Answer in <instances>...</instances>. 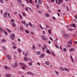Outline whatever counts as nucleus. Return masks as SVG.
<instances>
[{
  "label": "nucleus",
  "mask_w": 77,
  "mask_h": 77,
  "mask_svg": "<svg viewBox=\"0 0 77 77\" xmlns=\"http://www.w3.org/2000/svg\"><path fill=\"white\" fill-rule=\"evenodd\" d=\"M18 51L19 52V53H21V49L19 48L18 49Z\"/></svg>",
  "instance_id": "473e14b6"
},
{
  "label": "nucleus",
  "mask_w": 77,
  "mask_h": 77,
  "mask_svg": "<svg viewBox=\"0 0 77 77\" xmlns=\"http://www.w3.org/2000/svg\"><path fill=\"white\" fill-rule=\"evenodd\" d=\"M25 31L26 33H27L28 34H29V30H27L26 29H25Z\"/></svg>",
  "instance_id": "2eb2a0df"
},
{
  "label": "nucleus",
  "mask_w": 77,
  "mask_h": 77,
  "mask_svg": "<svg viewBox=\"0 0 77 77\" xmlns=\"http://www.w3.org/2000/svg\"><path fill=\"white\" fill-rule=\"evenodd\" d=\"M12 24L13 27H15V23H13Z\"/></svg>",
  "instance_id": "7c9ffc66"
},
{
  "label": "nucleus",
  "mask_w": 77,
  "mask_h": 77,
  "mask_svg": "<svg viewBox=\"0 0 77 77\" xmlns=\"http://www.w3.org/2000/svg\"><path fill=\"white\" fill-rule=\"evenodd\" d=\"M55 72L57 74H59V72H58L56 71Z\"/></svg>",
  "instance_id": "13d9d810"
},
{
  "label": "nucleus",
  "mask_w": 77,
  "mask_h": 77,
  "mask_svg": "<svg viewBox=\"0 0 77 77\" xmlns=\"http://www.w3.org/2000/svg\"><path fill=\"white\" fill-rule=\"evenodd\" d=\"M39 27H40V28H41L42 29H44V28L42 26V25H39Z\"/></svg>",
  "instance_id": "f704fd0d"
},
{
  "label": "nucleus",
  "mask_w": 77,
  "mask_h": 77,
  "mask_svg": "<svg viewBox=\"0 0 77 77\" xmlns=\"http://www.w3.org/2000/svg\"><path fill=\"white\" fill-rule=\"evenodd\" d=\"M5 69H8V67H7V66H5Z\"/></svg>",
  "instance_id": "052dcab7"
},
{
  "label": "nucleus",
  "mask_w": 77,
  "mask_h": 77,
  "mask_svg": "<svg viewBox=\"0 0 77 77\" xmlns=\"http://www.w3.org/2000/svg\"><path fill=\"white\" fill-rule=\"evenodd\" d=\"M6 29H7V30H8V32H9V33H11V30H10V29H9L8 28H6Z\"/></svg>",
  "instance_id": "412c9836"
},
{
  "label": "nucleus",
  "mask_w": 77,
  "mask_h": 77,
  "mask_svg": "<svg viewBox=\"0 0 77 77\" xmlns=\"http://www.w3.org/2000/svg\"><path fill=\"white\" fill-rule=\"evenodd\" d=\"M0 31H1V32H3V29H2V28H0Z\"/></svg>",
  "instance_id": "37998d69"
},
{
  "label": "nucleus",
  "mask_w": 77,
  "mask_h": 77,
  "mask_svg": "<svg viewBox=\"0 0 77 77\" xmlns=\"http://www.w3.org/2000/svg\"><path fill=\"white\" fill-rule=\"evenodd\" d=\"M22 23H23V24H25L26 25V22L23 21V20H22Z\"/></svg>",
  "instance_id": "5701e85b"
},
{
  "label": "nucleus",
  "mask_w": 77,
  "mask_h": 77,
  "mask_svg": "<svg viewBox=\"0 0 77 77\" xmlns=\"http://www.w3.org/2000/svg\"><path fill=\"white\" fill-rule=\"evenodd\" d=\"M38 3L39 4H40V5L42 3H41V1L40 0H39L38 1Z\"/></svg>",
  "instance_id": "58836bf2"
},
{
  "label": "nucleus",
  "mask_w": 77,
  "mask_h": 77,
  "mask_svg": "<svg viewBox=\"0 0 77 77\" xmlns=\"http://www.w3.org/2000/svg\"><path fill=\"white\" fill-rule=\"evenodd\" d=\"M26 11H28V7L26 8Z\"/></svg>",
  "instance_id": "5fc2aeb1"
},
{
  "label": "nucleus",
  "mask_w": 77,
  "mask_h": 77,
  "mask_svg": "<svg viewBox=\"0 0 77 77\" xmlns=\"http://www.w3.org/2000/svg\"><path fill=\"white\" fill-rule=\"evenodd\" d=\"M8 69H11V68L10 67V66H8Z\"/></svg>",
  "instance_id": "680f3d73"
},
{
  "label": "nucleus",
  "mask_w": 77,
  "mask_h": 77,
  "mask_svg": "<svg viewBox=\"0 0 77 77\" xmlns=\"http://www.w3.org/2000/svg\"><path fill=\"white\" fill-rule=\"evenodd\" d=\"M32 48L33 49V50H35V46L34 45H33V46L32 47Z\"/></svg>",
  "instance_id": "a19ab883"
},
{
  "label": "nucleus",
  "mask_w": 77,
  "mask_h": 77,
  "mask_svg": "<svg viewBox=\"0 0 77 77\" xmlns=\"http://www.w3.org/2000/svg\"><path fill=\"white\" fill-rule=\"evenodd\" d=\"M27 74H29V75H34L33 73L30 72H27Z\"/></svg>",
  "instance_id": "39448f33"
},
{
  "label": "nucleus",
  "mask_w": 77,
  "mask_h": 77,
  "mask_svg": "<svg viewBox=\"0 0 77 77\" xmlns=\"http://www.w3.org/2000/svg\"><path fill=\"white\" fill-rule=\"evenodd\" d=\"M24 59L25 61H27V57H25L24 58Z\"/></svg>",
  "instance_id": "2f4dec72"
},
{
  "label": "nucleus",
  "mask_w": 77,
  "mask_h": 77,
  "mask_svg": "<svg viewBox=\"0 0 77 77\" xmlns=\"http://www.w3.org/2000/svg\"><path fill=\"white\" fill-rule=\"evenodd\" d=\"M46 26L47 28H49V26L48 25H46Z\"/></svg>",
  "instance_id": "bf43d9fd"
},
{
  "label": "nucleus",
  "mask_w": 77,
  "mask_h": 77,
  "mask_svg": "<svg viewBox=\"0 0 77 77\" xmlns=\"http://www.w3.org/2000/svg\"><path fill=\"white\" fill-rule=\"evenodd\" d=\"M63 51H65V52H66V48H64L63 49Z\"/></svg>",
  "instance_id": "e433bc0d"
},
{
  "label": "nucleus",
  "mask_w": 77,
  "mask_h": 77,
  "mask_svg": "<svg viewBox=\"0 0 77 77\" xmlns=\"http://www.w3.org/2000/svg\"><path fill=\"white\" fill-rule=\"evenodd\" d=\"M6 76L8 77H10L12 76V75L10 74H7L6 75Z\"/></svg>",
  "instance_id": "9b49d317"
},
{
  "label": "nucleus",
  "mask_w": 77,
  "mask_h": 77,
  "mask_svg": "<svg viewBox=\"0 0 77 77\" xmlns=\"http://www.w3.org/2000/svg\"><path fill=\"white\" fill-rule=\"evenodd\" d=\"M2 42H6V40L5 39H2Z\"/></svg>",
  "instance_id": "4d7b16f0"
},
{
  "label": "nucleus",
  "mask_w": 77,
  "mask_h": 77,
  "mask_svg": "<svg viewBox=\"0 0 77 77\" xmlns=\"http://www.w3.org/2000/svg\"><path fill=\"white\" fill-rule=\"evenodd\" d=\"M23 15L24 16V17H26V14L24 12H23Z\"/></svg>",
  "instance_id": "c756f323"
},
{
  "label": "nucleus",
  "mask_w": 77,
  "mask_h": 77,
  "mask_svg": "<svg viewBox=\"0 0 77 77\" xmlns=\"http://www.w3.org/2000/svg\"><path fill=\"white\" fill-rule=\"evenodd\" d=\"M26 2L28 3V4H29V1L28 0H26Z\"/></svg>",
  "instance_id": "e2e57ef3"
},
{
  "label": "nucleus",
  "mask_w": 77,
  "mask_h": 77,
  "mask_svg": "<svg viewBox=\"0 0 77 77\" xmlns=\"http://www.w3.org/2000/svg\"><path fill=\"white\" fill-rule=\"evenodd\" d=\"M4 33L6 35V36H7V35H8V33H7V32H5V30H4Z\"/></svg>",
  "instance_id": "ea45409f"
},
{
  "label": "nucleus",
  "mask_w": 77,
  "mask_h": 77,
  "mask_svg": "<svg viewBox=\"0 0 77 77\" xmlns=\"http://www.w3.org/2000/svg\"><path fill=\"white\" fill-rule=\"evenodd\" d=\"M44 47H45V49H47V46L46 45H44Z\"/></svg>",
  "instance_id": "a18cd8bd"
},
{
  "label": "nucleus",
  "mask_w": 77,
  "mask_h": 77,
  "mask_svg": "<svg viewBox=\"0 0 77 77\" xmlns=\"http://www.w3.org/2000/svg\"><path fill=\"white\" fill-rule=\"evenodd\" d=\"M39 4H37V9H39Z\"/></svg>",
  "instance_id": "cd10ccee"
},
{
  "label": "nucleus",
  "mask_w": 77,
  "mask_h": 77,
  "mask_svg": "<svg viewBox=\"0 0 77 77\" xmlns=\"http://www.w3.org/2000/svg\"><path fill=\"white\" fill-rule=\"evenodd\" d=\"M32 62H30L29 63V65L30 66H32Z\"/></svg>",
  "instance_id": "4c0bfd02"
},
{
  "label": "nucleus",
  "mask_w": 77,
  "mask_h": 77,
  "mask_svg": "<svg viewBox=\"0 0 77 77\" xmlns=\"http://www.w3.org/2000/svg\"><path fill=\"white\" fill-rule=\"evenodd\" d=\"M18 3H19L20 4L22 3V2L21 1V0H18Z\"/></svg>",
  "instance_id": "6ab92c4d"
},
{
  "label": "nucleus",
  "mask_w": 77,
  "mask_h": 77,
  "mask_svg": "<svg viewBox=\"0 0 77 77\" xmlns=\"http://www.w3.org/2000/svg\"><path fill=\"white\" fill-rule=\"evenodd\" d=\"M38 46L39 47H40V48H41V46L40 44H38Z\"/></svg>",
  "instance_id": "864d4df0"
},
{
  "label": "nucleus",
  "mask_w": 77,
  "mask_h": 77,
  "mask_svg": "<svg viewBox=\"0 0 77 77\" xmlns=\"http://www.w3.org/2000/svg\"><path fill=\"white\" fill-rule=\"evenodd\" d=\"M4 17H5V18H6V17H7V13H6V12L4 13Z\"/></svg>",
  "instance_id": "dca6fc26"
},
{
  "label": "nucleus",
  "mask_w": 77,
  "mask_h": 77,
  "mask_svg": "<svg viewBox=\"0 0 77 77\" xmlns=\"http://www.w3.org/2000/svg\"><path fill=\"white\" fill-rule=\"evenodd\" d=\"M36 54H38V55L41 54V53H40V52L39 51H37L36 52Z\"/></svg>",
  "instance_id": "f3484780"
},
{
  "label": "nucleus",
  "mask_w": 77,
  "mask_h": 77,
  "mask_svg": "<svg viewBox=\"0 0 77 77\" xmlns=\"http://www.w3.org/2000/svg\"><path fill=\"white\" fill-rule=\"evenodd\" d=\"M17 48V46H14L13 47V48H14V49H15V48Z\"/></svg>",
  "instance_id": "603ef678"
},
{
  "label": "nucleus",
  "mask_w": 77,
  "mask_h": 77,
  "mask_svg": "<svg viewBox=\"0 0 77 77\" xmlns=\"http://www.w3.org/2000/svg\"><path fill=\"white\" fill-rule=\"evenodd\" d=\"M29 25L31 27H32V23H31L30 22H29Z\"/></svg>",
  "instance_id": "de8ad7c7"
},
{
  "label": "nucleus",
  "mask_w": 77,
  "mask_h": 77,
  "mask_svg": "<svg viewBox=\"0 0 77 77\" xmlns=\"http://www.w3.org/2000/svg\"><path fill=\"white\" fill-rule=\"evenodd\" d=\"M20 31H21V32H23V28H22L21 26L20 27Z\"/></svg>",
  "instance_id": "b1692460"
},
{
  "label": "nucleus",
  "mask_w": 77,
  "mask_h": 77,
  "mask_svg": "<svg viewBox=\"0 0 77 77\" xmlns=\"http://www.w3.org/2000/svg\"><path fill=\"white\" fill-rule=\"evenodd\" d=\"M59 69L60 70H61V71H64V68L62 67H59Z\"/></svg>",
  "instance_id": "4468645a"
},
{
  "label": "nucleus",
  "mask_w": 77,
  "mask_h": 77,
  "mask_svg": "<svg viewBox=\"0 0 77 77\" xmlns=\"http://www.w3.org/2000/svg\"><path fill=\"white\" fill-rule=\"evenodd\" d=\"M45 16L46 17H49V14L47 13L45 14Z\"/></svg>",
  "instance_id": "a878e982"
},
{
  "label": "nucleus",
  "mask_w": 77,
  "mask_h": 77,
  "mask_svg": "<svg viewBox=\"0 0 77 77\" xmlns=\"http://www.w3.org/2000/svg\"><path fill=\"white\" fill-rule=\"evenodd\" d=\"M45 64L47 65H49L50 64V63L48 61H46L45 62Z\"/></svg>",
  "instance_id": "1a4fd4ad"
},
{
  "label": "nucleus",
  "mask_w": 77,
  "mask_h": 77,
  "mask_svg": "<svg viewBox=\"0 0 77 77\" xmlns=\"http://www.w3.org/2000/svg\"><path fill=\"white\" fill-rule=\"evenodd\" d=\"M14 66L15 68H17L18 66V63L17 62H16L14 63Z\"/></svg>",
  "instance_id": "423d86ee"
},
{
  "label": "nucleus",
  "mask_w": 77,
  "mask_h": 77,
  "mask_svg": "<svg viewBox=\"0 0 77 77\" xmlns=\"http://www.w3.org/2000/svg\"><path fill=\"white\" fill-rule=\"evenodd\" d=\"M19 17H20L21 18V20H22V16H21V15L20 13L19 14Z\"/></svg>",
  "instance_id": "4be33fe9"
},
{
  "label": "nucleus",
  "mask_w": 77,
  "mask_h": 77,
  "mask_svg": "<svg viewBox=\"0 0 77 77\" xmlns=\"http://www.w3.org/2000/svg\"><path fill=\"white\" fill-rule=\"evenodd\" d=\"M55 46L57 48H59V46H57V45H55Z\"/></svg>",
  "instance_id": "49530a36"
},
{
  "label": "nucleus",
  "mask_w": 77,
  "mask_h": 77,
  "mask_svg": "<svg viewBox=\"0 0 77 77\" xmlns=\"http://www.w3.org/2000/svg\"><path fill=\"white\" fill-rule=\"evenodd\" d=\"M10 37L11 39L14 41V38L15 37V35L14 33H12L10 35Z\"/></svg>",
  "instance_id": "f257e3e1"
},
{
  "label": "nucleus",
  "mask_w": 77,
  "mask_h": 77,
  "mask_svg": "<svg viewBox=\"0 0 77 77\" xmlns=\"http://www.w3.org/2000/svg\"><path fill=\"white\" fill-rule=\"evenodd\" d=\"M7 14L9 17V18H11V16H10V14H9V13H8Z\"/></svg>",
  "instance_id": "6e6d98bb"
},
{
  "label": "nucleus",
  "mask_w": 77,
  "mask_h": 77,
  "mask_svg": "<svg viewBox=\"0 0 77 77\" xmlns=\"http://www.w3.org/2000/svg\"><path fill=\"white\" fill-rule=\"evenodd\" d=\"M75 50V49L74 48H71L70 50L69 51L71 52V51H74V50Z\"/></svg>",
  "instance_id": "9d476101"
},
{
  "label": "nucleus",
  "mask_w": 77,
  "mask_h": 77,
  "mask_svg": "<svg viewBox=\"0 0 77 77\" xmlns=\"http://www.w3.org/2000/svg\"><path fill=\"white\" fill-rule=\"evenodd\" d=\"M29 2L31 4H32V0H29Z\"/></svg>",
  "instance_id": "c9c22d12"
},
{
  "label": "nucleus",
  "mask_w": 77,
  "mask_h": 77,
  "mask_svg": "<svg viewBox=\"0 0 77 77\" xmlns=\"http://www.w3.org/2000/svg\"><path fill=\"white\" fill-rule=\"evenodd\" d=\"M0 2L1 3H3V0H0Z\"/></svg>",
  "instance_id": "3c124183"
},
{
  "label": "nucleus",
  "mask_w": 77,
  "mask_h": 77,
  "mask_svg": "<svg viewBox=\"0 0 77 77\" xmlns=\"http://www.w3.org/2000/svg\"><path fill=\"white\" fill-rule=\"evenodd\" d=\"M38 63V65H39H39H41V63H40L39 62H38V63Z\"/></svg>",
  "instance_id": "338daca9"
},
{
  "label": "nucleus",
  "mask_w": 77,
  "mask_h": 77,
  "mask_svg": "<svg viewBox=\"0 0 77 77\" xmlns=\"http://www.w3.org/2000/svg\"><path fill=\"white\" fill-rule=\"evenodd\" d=\"M51 53L53 56H55V54H54V53L53 51H51Z\"/></svg>",
  "instance_id": "ddd939ff"
},
{
  "label": "nucleus",
  "mask_w": 77,
  "mask_h": 77,
  "mask_svg": "<svg viewBox=\"0 0 77 77\" xmlns=\"http://www.w3.org/2000/svg\"><path fill=\"white\" fill-rule=\"evenodd\" d=\"M63 36L64 37V38H69V37L70 35H69L68 34H65L63 35Z\"/></svg>",
  "instance_id": "7ed1b4c3"
},
{
  "label": "nucleus",
  "mask_w": 77,
  "mask_h": 77,
  "mask_svg": "<svg viewBox=\"0 0 77 77\" xmlns=\"http://www.w3.org/2000/svg\"><path fill=\"white\" fill-rule=\"evenodd\" d=\"M14 57L15 58V59H17V57H16V56L14 55Z\"/></svg>",
  "instance_id": "0e129e2a"
},
{
  "label": "nucleus",
  "mask_w": 77,
  "mask_h": 77,
  "mask_svg": "<svg viewBox=\"0 0 77 77\" xmlns=\"http://www.w3.org/2000/svg\"><path fill=\"white\" fill-rule=\"evenodd\" d=\"M15 42H12V45H15Z\"/></svg>",
  "instance_id": "8fccbe9b"
},
{
  "label": "nucleus",
  "mask_w": 77,
  "mask_h": 77,
  "mask_svg": "<svg viewBox=\"0 0 77 77\" xmlns=\"http://www.w3.org/2000/svg\"><path fill=\"white\" fill-rule=\"evenodd\" d=\"M42 39L44 40V41L46 40V38H45V36L42 35Z\"/></svg>",
  "instance_id": "0eeeda50"
},
{
  "label": "nucleus",
  "mask_w": 77,
  "mask_h": 77,
  "mask_svg": "<svg viewBox=\"0 0 77 77\" xmlns=\"http://www.w3.org/2000/svg\"><path fill=\"white\" fill-rule=\"evenodd\" d=\"M44 56H45V54H42L40 56L41 57H43Z\"/></svg>",
  "instance_id": "393cba45"
},
{
  "label": "nucleus",
  "mask_w": 77,
  "mask_h": 77,
  "mask_svg": "<svg viewBox=\"0 0 77 77\" xmlns=\"http://www.w3.org/2000/svg\"><path fill=\"white\" fill-rule=\"evenodd\" d=\"M53 20H56V18H55V17H53Z\"/></svg>",
  "instance_id": "69168bd1"
},
{
  "label": "nucleus",
  "mask_w": 77,
  "mask_h": 77,
  "mask_svg": "<svg viewBox=\"0 0 77 77\" xmlns=\"http://www.w3.org/2000/svg\"><path fill=\"white\" fill-rule=\"evenodd\" d=\"M70 26H72V27H75L76 28L75 26V25L74 24H71L70 25Z\"/></svg>",
  "instance_id": "a211bd4d"
},
{
  "label": "nucleus",
  "mask_w": 77,
  "mask_h": 77,
  "mask_svg": "<svg viewBox=\"0 0 77 77\" xmlns=\"http://www.w3.org/2000/svg\"><path fill=\"white\" fill-rule=\"evenodd\" d=\"M64 69L66 71H69V70H68V69L66 68L65 67Z\"/></svg>",
  "instance_id": "79ce46f5"
},
{
  "label": "nucleus",
  "mask_w": 77,
  "mask_h": 77,
  "mask_svg": "<svg viewBox=\"0 0 77 77\" xmlns=\"http://www.w3.org/2000/svg\"><path fill=\"white\" fill-rule=\"evenodd\" d=\"M28 52H29V51H28L25 54V56H27V54H28Z\"/></svg>",
  "instance_id": "72a5a7b5"
},
{
  "label": "nucleus",
  "mask_w": 77,
  "mask_h": 77,
  "mask_svg": "<svg viewBox=\"0 0 77 77\" xmlns=\"http://www.w3.org/2000/svg\"><path fill=\"white\" fill-rule=\"evenodd\" d=\"M47 51L48 53V54H50V51H49L48 49L47 50Z\"/></svg>",
  "instance_id": "bb28decb"
},
{
  "label": "nucleus",
  "mask_w": 77,
  "mask_h": 77,
  "mask_svg": "<svg viewBox=\"0 0 77 77\" xmlns=\"http://www.w3.org/2000/svg\"><path fill=\"white\" fill-rule=\"evenodd\" d=\"M19 64L21 66H24L26 68L27 67V66L26 65V64L24 63H19Z\"/></svg>",
  "instance_id": "20e7f679"
},
{
  "label": "nucleus",
  "mask_w": 77,
  "mask_h": 77,
  "mask_svg": "<svg viewBox=\"0 0 77 77\" xmlns=\"http://www.w3.org/2000/svg\"><path fill=\"white\" fill-rule=\"evenodd\" d=\"M56 2L58 5H60V4L62 3L63 2V0H56Z\"/></svg>",
  "instance_id": "f03ea898"
},
{
  "label": "nucleus",
  "mask_w": 77,
  "mask_h": 77,
  "mask_svg": "<svg viewBox=\"0 0 77 77\" xmlns=\"http://www.w3.org/2000/svg\"><path fill=\"white\" fill-rule=\"evenodd\" d=\"M48 32L49 33V34H51V29L48 30Z\"/></svg>",
  "instance_id": "c85d7f7f"
},
{
  "label": "nucleus",
  "mask_w": 77,
  "mask_h": 77,
  "mask_svg": "<svg viewBox=\"0 0 77 77\" xmlns=\"http://www.w3.org/2000/svg\"><path fill=\"white\" fill-rule=\"evenodd\" d=\"M70 58L72 60V63H73L74 61H73V58H72V56H71V55H70Z\"/></svg>",
  "instance_id": "aec40b11"
},
{
  "label": "nucleus",
  "mask_w": 77,
  "mask_h": 77,
  "mask_svg": "<svg viewBox=\"0 0 77 77\" xmlns=\"http://www.w3.org/2000/svg\"><path fill=\"white\" fill-rule=\"evenodd\" d=\"M11 21L12 23H14V22H15V20L14 19H12L11 20Z\"/></svg>",
  "instance_id": "09e8293b"
},
{
  "label": "nucleus",
  "mask_w": 77,
  "mask_h": 77,
  "mask_svg": "<svg viewBox=\"0 0 77 77\" xmlns=\"http://www.w3.org/2000/svg\"><path fill=\"white\" fill-rule=\"evenodd\" d=\"M29 24L27 23L26 24V27H29Z\"/></svg>",
  "instance_id": "774afa93"
},
{
  "label": "nucleus",
  "mask_w": 77,
  "mask_h": 77,
  "mask_svg": "<svg viewBox=\"0 0 77 77\" xmlns=\"http://www.w3.org/2000/svg\"><path fill=\"white\" fill-rule=\"evenodd\" d=\"M68 43L69 44H70V45H71L72 43V40H70L68 42Z\"/></svg>",
  "instance_id": "f8f14e48"
},
{
  "label": "nucleus",
  "mask_w": 77,
  "mask_h": 77,
  "mask_svg": "<svg viewBox=\"0 0 77 77\" xmlns=\"http://www.w3.org/2000/svg\"><path fill=\"white\" fill-rule=\"evenodd\" d=\"M3 49L4 50H6V47H5V46H3Z\"/></svg>",
  "instance_id": "c03bdc74"
},
{
  "label": "nucleus",
  "mask_w": 77,
  "mask_h": 77,
  "mask_svg": "<svg viewBox=\"0 0 77 77\" xmlns=\"http://www.w3.org/2000/svg\"><path fill=\"white\" fill-rule=\"evenodd\" d=\"M7 57L8 59H9V60H11V57L9 55L7 54Z\"/></svg>",
  "instance_id": "6e6552de"
}]
</instances>
